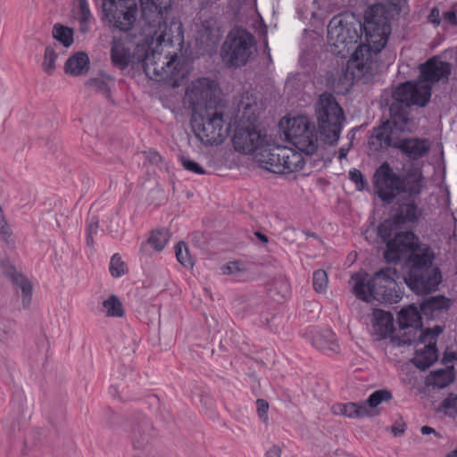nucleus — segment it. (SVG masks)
Listing matches in <instances>:
<instances>
[{"mask_svg":"<svg viewBox=\"0 0 457 457\" xmlns=\"http://www.w3.org/2000/svg\"><path fill=\"white\" fill-rule=\"evenodd\" d=\"M388 236L378 233L386 243L385 259L387 262H397L409 256L411 262L408 285L417 294H428L436 290L441 282V274L433 266L434 253L427 245L420 243L418 237L411 231H403V227L394 226Z\"/></svg>","mask_w":457,"mask_h":457,"instance_id":"1","label":"nucleus"},{"mask_svg":"<svg viewBox=\"0 0 457 457\" xmlns=\"http://www.w3.org/2000/svg\"><path fill=\"white\" fill-rule=\"evenodd\" d=\"M420 69V77L416 82L403 83L393 93L394 101L389 108L391 123L402 131L406 129L410 120V106H425L430 99L432 85L447 79L451 73V65L437 57L428 59Z\"/></svg>","mask_w":457,"mask_h":457,"instance_id":"2","label":"nucleus"},{"mask_svg":"<svg viewBox=\"0 0 457 457\" xmlns=\"http://www.w3.org/2000/svg\"><path fill=\"white\" fill-rule=\"evenodd\" d=\"M399 278L395 268L386 267L377 271L370 278L366 273H354L349 285L353 293L361 300L379 303H396L400 300V293L396 289V279Z\"/></svg>","mask_w":457,"mask_h":457,"instance_id":"3","label":"nucleus"},{"mask_svg":"<svg viewBox=\"0 0 457 457\" xmlns=\"http://www.w3.org/2000/svg\"><path fill=\"white\" fill-rule=\"evenodd\" d=\"M374 186L379 198L391 203L396 195L405 194L417 198L424 189L425 179L420 169H410L403 178L394 172L387 162L382 163L374 174Z\"/></svg>","mask_w":457,"mask_h":457,"instance_id":"4","label":"nucleus"},{"mask_svg":"<svg viewBox=\"0 0 457 457\" xmlns=\"http://www.w3.org/2000/svg\"><path fill=\"white\" fill-rule=\"evenodd\" d=\"M172 0H140L142 17L147 28V36L151 45L171 46L175 41L181 42L183 35L181 24L172 22L168 28L164 15L170 8Z\"/></svg>","mask_w":457,"mask_h":457,"instance_id":"5","label":"nucleus"},{"mask_svg":"<svg viewBox=\"0 0 457 457\" xmlns=\"http://www.w3.org/2000/svg\"><path fill=\"white\" fill-rule=\"evenodd\" d=\"M379 29V35L365 33L367 45H359L347 62L345 74V79L347 81L359 79L372 73L374 57L386 45L391 33V26H384Z\"/></svg>","mask_w":457,"mask_h":457,"instance_id":"6","label":"nucleus"},{"mask_svg":"<svg viewBox=\"0 0 457 457\" xmlns=\"http://www.w3.org/2000/svg\"><path fill=\"white\" fill-rule=\"evenodd\" d=\"M256 53V41L253 34L236 28L227 35L220 48V58L228 68L237 69L250 62Z\"/></svg>","mask_w":457,"mask_h":457,"instance_id":"7","label":"nucleus"},{"mask_svg":"<svg viewBox=\"0 0 457 457\" xmlns=\"http://www.w3.org/2000/svg\"><path fill=\"white\" fill-rule=\"evenodd\" d=\"M303 152L292 147L279 145L275 137V143L267 150L255 155L256 162L267 170L278 174L291 173L303 169L305 159Z\"/></svg>","mask_w":457,"mask_h":457,"instance_id":"8","label":"nucleus"},{"mask_svg":"<svg viewBox=\"0 0 457 457\" xmlns=\"http://www.w3.org/2000/svg\"><path fill=\"white\" fill-rule=\"evenodd\" d=\"M362 25L353 16H334L328 25V42L337 55H347L361 38Z\"/></svg>","mask_w":457,"mask_h":457,"instance_id":"9","label":"nucleus"},{"mask_svg":"<svg viewBox=\"0 0 457 457\" xmlns=\"http://www.w3.org/2000/svg\"><path fill=\"white\" fill-rule=\"evenodd\" d=\"M316 114L323 140L330 145L337 143L340 137L345 116L343 109L331 94L323 93L320 96L316 104Z\"/></svg>","mask_w":457,"mask_h":457,"instance_id":"10","label":"nucleus"},{"mask_svg":"<svg viewBox=\"0 0 457 457\" xmlns=\"http://www.w3.org/2000/svg\"><path fill=\"white\" fill-rule=\"evenodd\" d=\"M280 125L284 129L287 139L300 152L306 155L316 153L318 149V137L314 125L305 116H297L286 120H282Z\"/></svg>","mask_w":457,"mask_h":457,"instance_id":"11","label":"nucleus"},{"mask_svg":"<svg viewBox=\"0 0 457 457\" xmlns=\"http://www.w3.org/2000/svg\"><path fill=\"white\" fill-rule=\"evenodd\" d=\"M275 137L267 129H260L251 125H239L235 129L232 142L236 151L243 154L257 151V155L273 145Z\"/></svg>","mask_w":457,"mask_h":457,"instance_id":"12","label":"nucleus"},{"mask_svg":"<svg viewBox=\"0 0 457 457\" xmlns=\"http://www.w3.org/2000/svg\"><path fill=\"white\" fill-rule=\"evenodd\" d=\"M103 18L120 31L133 29L137 18L136 0H103Z\"/></svg>","mask_w":457,"mask_h":457,"instance_id":"13","label":"nucleus"},{"mask_svg":"<svg viewBox=\"0 0 457 457\" xmlns=\"http://www.w3.org/2000/svg\"><path fill=\"white\" fill-rule=\"evenodd\" d=\"M193 129L195 137L204 145H220L228 136V128L221 112L217 111L193 120Z\"/></svg>","mask_w":457,"mask_h":457,"instance_id":"14","label":"nucleus"},{"mask_svg":"<svg viewBox=\"0 0 457 457\" xmlns=\"http://www.w3.org/2000/svg\"><path fill=\"white\" fill-rule=\"evenodd\" d=\"M442 331L441 327L436 326L432 329L428 328L420 332L415 355L412 359V362L417 368L424 370L437 360L436 337Z\"/></svg>","mask_w":457,"mask_h":457,"instance_id":"15","label":"nucleus"},{"mask_svg":"<svg viewBox=\"0 0 457 457\" xmlns=\"http://www.w3.org/2000/svg\"><path fill=\"white\" fill-rule=\"evenodd\" d=\"M149 46L145 44V51L141 54H136L137 62H142L144 70L148 76H155L157 79H167L173 76L174 62L176 55L162 56L161 53L155 50L148 52Z\"/></svg>","mask_w":457,"mask_h":457,"instance_id":"16","label":"nucleus"},{"mask_svg":"<svg viewBox=\"0 0 457 457\" xmlns=\"http://www.w3.org/2000/svg\"><path fill=\"white\" fill-rule=\"evenodd\" d=\"M416 198L407 197L404 202L400 204L398 212L392 218L386 220L378 228V233L384 236L389 235V230L394 226L403 227L405 223H416L421 214L420 210L415 202Z\"/></svg>","mask_w":457,"mask_h":457,"instance_id":"17","label":"nucleus"},{"mask_svg":"<svg viewBox=\"0 0 457 457\" xmlns=\"http://www.w3.org/2000/svg\"><path fill=\"white\" fill-rule=\"evenodd\" d=\"M217 84L207 78L193 81L187 90L186 96L188 102L195 107L206 105L209 100L215 96Z\"/></svg>","mask_w":457,"mask_h":457,"instance_id":"18","label":"nucleus"},{"mask_svg":"<svg viewBox=\"0 0 457 457\" xmlns=\"http://www.w3.org/2000/svg\"><path fill=\"white\" fill-rule=\"evenodd\" d=\"M430 147L428 139L419 137L398 138L395 144V148L412 161L425 157L429 153Z\"/></svg>","mask_w":457,"mask_h":457,"instance_id":"19","label":"nucleus"},{"mask_svg":"<svg viewBox=\"0 0 457 457\" xmlns=\"http://www.w3.org/2000/svg\"><path fill=\"white\" fill-rule=\"evenodd\" d=\"M145 49V44H138L137 51L132 54L129 48L120 39L113 38L111 47V60L115 66L123 70L129 66L132 59L137 62L136 54H141Z\"/></svg>","mask_w":457,"mask_h":457,"instance_id":"20","label":"nucleus"},{"mask_svg":"<svg viewBox=\"0 0 457 457\" xmlns=\"http://www.w3.org/2000/svg\"><path fill=\"white\" fill-rule=\"evenodd\" d=\"M6 276L11 279L12 284L21 290L20 296L21 298L22 306L28 308L31 303L33 287L29 279L23 274L11 267L5 271Z\"/></svg>","mask_w":457,"mask_h":457,"instance_id":"21","label":"nucleus"},{"mask_svg":"<svg viewBox=\"0 0 457 457\" xmlns=\"http://www.w3.org/2000/svg\"><path fill=\"white\" fill-rule=\"evenodd\" d=\"M331 411L335 415H343L350 419H362L374 416V412L363 403H337L331 407Z\"/></svg>","mask_w":457,"mask_h":457,"instance_id":"22","label":"nucleus"},{"mask_svg":"<svg viewBox=\"0 0 457 457\" xmlns=\"http://www.w3.org/2000/svg\"><path fill=\"white\" fill-rule=\"evenodd\" d=\"M372 328L378 340L387 337L394 330L393 316L387 312L375 310L373 312Z\"/></svg>","mask_w":457,"mask_h":457,"instance_id":"23","label":"nucleus"},{"mask_svg":"<svg viewBox=\"0 0 457 457\" xmlns=\"http://www.w3.org/2000/svg\"><path fill=\"white\" fill-rule=\"evenodd\" d=\"M311 340L314 347L325 353H334L339 350L336 335L331 330H314Z\"/></svg>","mask_w":457,"mask_h":457,"instance_id":"24","label":"nucleus"},{"mask_svg":"<svg viewBox=\"0 0 457 457\" xmlns=\"http://www.w3.org/2000/svg\"><path fill=\"white\" fill-rule=\"evenodd\" d=\"M89 70V58L85 52H78L69 57L64 64V71L71 76L78 77L86 74Z\"/></svg>","mask_w":457,"mask_h":457,"instance_id":"25","label":"nucleus"},{"mask_svg":"<svg viewBox=\"0 0 457 457\" xmlns=\"http://www.w3.org/2000/svg\"><path fill=\"white\" fill-rule=\"evenodd\" d=\"M397 138H393L390 121L384 122L381 126L374 129L370 144L376 148H383L392 146L395 148V144Z\"/></svg>","mask_w":457,"mask_h":457,"instance_id":"26","label":"nucleus"},{"mask_svg":"<svg viewBox=\"0 0 457 457\" xmlns=\"http://www.w3.org/2000/svg\"><path fill=\"white\" fill-rule=\"evenodd\" d=\"M398 324L402 329L420 328L421 327V318L417 307L414 305H409L408 307L401 310L398 314Z\"/></svg>","mask_w":457,"mask_h":457,"instance_id":"27","label":"nucleus"},{"mask_svg":"<svg viewBox=\"0 0 457 457\" xmlns=\"http://www.w3.org/2000/svg\"><path fill=\"white\" fill-rule=\"evenodd\" d=\"M152 426L147 420H144L133 428L132 440L134 448L143 450L151 442Z\"/></svg>","mask_w":457,"mask_h":457,"instance_id":"28","label":"nucleus"},{"mask_svg":"<svg viewBox=\"0 0 457 457\" xmlns=\"http://www.w3.org/2000/svg\"><path fill=\"white\" fill-rule=\"evenodd\" d=\"M453 378L452 370L443 369L431 372L427 378V383L437 388H444L453 381Z\"/></svg>","mask_w":457,"mask_h":457,"instance_id":"29","label":"nucleus"},{"mask_svg":"<svg viewBox=\"0 0 457 457\" xmlns=\"http://www.w3.org/2000/svg\"><path fill=\"white\" fill-rule=\"evenodd\" d=\"M60 47L58 46H47L45 48L44 57L41 63V68L43 71L51 76L54 74L56 70V62L58 58V49Z\"/></svg>","mask_w":457,"mask_h":457,"instance_id":"30","label":"nucleus"},{"mask_svg":"<svg viewBox=\"0 0 457 457\" xmlns=\"http://www.w3.org/2000/svg\"><path fill=\"white\" fill-rule=\"evenodd\" d=\"M170 239V234L167 230L153 231L147 241L142 245L141 250L146 251V246H151L154 251H162Z\"/></svg>","mask_w":457,"mask_h":457,"instance_id":"31","label":"nucleus"},{"mask_svg":"<svg viewBox=\"0 0 457 457\" xmlns=\"http://www.w3.org/2000/svg\"><path fill=\"white\" fill-rule=\"evenodd\" d=\"M102 312L106 317L120 318L124 315L123 305L114 295H110L103 302Z\"/></svg>","mask_w":457,"mask_h":457,"instance_id":"32","label":"nucleus"},{"mask_svg":"<svg viewBox=\"0 0 457 457\" xmlns=\"http://www.w3.org/2000/svg\"><path fill=\"white\" fill-rule=\"evenodd\" d=\"M393 395L392 393L387 389H379L374 391L368 399L363 402V403H366L368 408L374 412V415L377 414L376 411H374V409H376L380 403L383 402H388L392 399Z\"/></svg>","mask_w":457,"mask_h":457,"instance_id":"33","label":"nucleus"},{"mask_svg":"<svg viewBox=\"0 0 457 457\" xmlns=\"http://www.w3.org/2000/svg\"><path fill=\"white\" fill-rule=\"evenodd\" d=\"M53 37L65 47H69L73 43V30L61 24L54 26Z\"/></svg>","mask_w":457,"mask_h":457,"instance_id":"34","label":"nucleus"},{"mask_svg":"<svg viewBox=\"0 0 457 457\" xmlns=\"http://www.w3.org/2000/svg\"><path fill=\"white\" fill-rule=\"evenodd\" d=\"M111 80L110 78H93L87 80V86L96 91L102 93L105 96H109L110 88H109V81Z\"/></svg>","mask_w":457,"mask_h":457,"instance_id":"35","label":"nucleus"},{"mask_svg":"<svg viewBox=\"0 0 457 457\" xmlns=\"http://www.w3.org/2000/svg\"><path fill=\"white\" fill-rule=\"evenodd\" d=\"M221 271L226 275L240 278L247 271L246 266L239 261L229 262L221 267Z\"/></svg>","mask_w":457,"mask_h":457,"instance_id":"36","label":"nucleus"},{"mask_svg":"<svg viewBox=\"0 0 457 457\" xmlns=\"http://www.w3.org/2000/svg\"><path fill=\"white\" fill-rule=\"evenodd\" d=\"M79 5V20L80 22V29L82 31H87V22L91 18V12L87 0H78Z\"/></svg>","mask_w":457,"mask_h":457,"instance_id":"37","label":"nucleus"},{"mask_svg":"<svg viewBox=\"0 0 457 457\" xmlns=\"http://www.w3.org/2000/svg\"><path fill=\"white\" fill-rule=\"evenodd\" d=\"M328 275L323 270H318L313 272L312 285L317 293H324L328 287Z\"/></svg>","mask_w":457,"mask_h":457,"instance_id":"38","label":"nucleus"},{"mask_svg":"<svg viewBox=\"0 0 457 457\" xmlns=\"http://www.w3.org/2000/svg\"><path fill=\"white\" fill-rule=\"evenodd\" d=\"M177 260L185 267H192L193 261L188 249L183 242L177 244L175 247Z\"/></svg>","mask_w":457,"mask_h":457,"instance_id":"39","label":"nucleus"},{"mask_svg":"<svg viewBox=\"0 0 457 457\" xmlns=\"http://www.w3.org/2000/svg\"><path fill=\"white\" fill-rule=\"evenodd\" d=\"M109 269L112 276L115 278L120 277L127 271L126 264L121 261V258L117 253L112 255Z\"/></svg>","mask_w":457,"mask_h":457,"instance_id":"40","label":"nucleus"},{"mask_svg":"<svg viewBox=\"0 0 457 457\" xmlns=\"http://www.w3.org/2000/svg\"><path fill=\"white\" fill-rule=\"evenodd\" d=\"M384 26H390V24H388L385 20L378 18L367 21L363 29L365 33L379 35L380 29H382Z\"/></svg>","mask_w":457,"mask_h":457,"instance_id":"41","label":"nucleus"},{"mask_svg":"<svg viewBox=\"0 0 457 457\" xmlns=\"http://www.w3.org/2000/svg\"><path fill=\"white\" fill-rule=\"evenodd\" d=\"M99 228V220L96 216H92L89 220L87 227V245L89 247H92L94 245V235L97 234Z\"/></svg>","mask_w":457,"mask_h":457,"instance_id":"42","label":"nucleus"},{"mask_svg":"<svg viewBox=\"0 0 457 457\" xmlns=\"http://www.w3.org/2000/svg\"><path fill=\"white\" fill-rule=\"evenodd\" d=\"M238 108L239 111H244L241 122H244V120H246L249 125L253 126V123L257 120V116L254 113V110L252 104L249 103L241 102L238 105Z\"/></svg>","mask_w":457,"mask_h":457,"instance_id":"43","label":"nucleus"},{"mask_svg":"<svg viewBox=\"0 0 457 457\" xmlns=\"http://www.w3.org/2000/svg\"><path fill=\"white\" fill-rule=\"evenodd\" d=\"M181 165L183 168L190 172L195 173V174H205L204 169L200 166L199 163L195 162V161L186 157V156H180L179 157Z\"/></svg>","mask_w":457,"mask_h":457,"instance_id":"44","label":"nucleus"},{"mask_svg":"<svg viewBox=\"0 0 457 457\" xmlns=\"http://www.w3.org/2000/svg\"><path fill=\"white\" fill-rule=\"evenodd\" d=\"M442 407L446 415L457 418V396H450L445 399Z\"/></svg>","mask_w":457,"mask_h":457,"instance_id":"45","label":"nucleus"},{"mask_svg":"<svg viewBox=\"0 0 457 457\" xmlns=\"http://www.w3.org/2000/svg\"><path fill=\"white\" fill-rule=\"evenodd\" d=\"M4 430L9 437L14 436L21 430V420L8 417L4 420Z\"/></svg>","mask_w":457,"mask_h":457,"instance_id":"46","label":"nucleus"},{"mask_svg":"<svg viewBox=\"0 0 457 457\" xmlns=\"http://www.w3.org/2000/svg\"><path fill=\"white\" fill-rule=\"evenodd\" d=\"M445 298L444 297H430L427 299L421 305L423 311L426 310H437L443 308Z\"/></svg>","mask_w":457,"mask_h":457,"instance_id":"47","label":"nucleus"},{"mask_svg":"<svg viewBox=\"0 0 457 457\" xmlns=\"http://www.w3.org/2000/svg\"><path fill=\"white\" fill-rule=\"evenodd\" d=\"M349 177L351 180L355 183L358 190H362L367 186V182L364 180L363 176L359 170H351L349 171Z\"/></svg>","mask_w":457,"mask_h":457,"instance_id":"48","label":"nucleus"},{"mask_svg":"<svg viewBox=\"0 0 457 457\" xmlns=\"http://www.w3.org/2000/svg\"><path fill=\"white\" fill-rule=\"evenodd\" d=\"M0 236L7 244L13 243L12 232L2 215L0 216Z\"/></svg>","mask_w":457,"mask_h":457,"instance_id":"49","label":"nucleus"},{"mask_svg":"<svg viewBox=\"0 0 457 457\" xmlns=\"http://www.w3.org/2000/svg\"><path fill=\"white\" fill-rule=\"evenodd\" d=\"M256 405H257V413H258L259 418L263 422L266 423L268 421V414H267V411L269 410L268 402L265 401L264 399H258L256 401Z\"/></svg>","mask_w":457,"mask_h":457,"instance_id":"50","label":"nucleus"},{"mask_svg":"<svg viewBox=\"0 0 457 457\" xmlns=\"http://www.w3.org/2000/svg\"><path fill=\"white\" fill-rule=\"evenodd\" d=\"M282 449L277 445H273L265 453V457H281Z\"/></svg>","mask_w":457,"mask_h":457,"instance_id":"51","label":"nucleus"},{"mask_svg":"<svg viewBox=\"0 0 457 457\" xmlns=\"http://www.w3.org/2000/svg\"><path fill=\"white\" fill-rule=\"evenodd\" d=\"M443 19L445 21L456 26L457 25V17L454 11H448L444 13Z\"/></svg>","mask_w":457,"mask_h":457,"instance_id":"52","label":"nucleus"},{"mask_svg":"<svg viewBox=\"0 0 457 457\" xmlns=\"http://www.w3.org/2000/svg\"><path fill=\"white\" fill-rule=\"evenodd\" d=\"M406 425L403 422L396 423L391 428L392 433L395 436H401L405 430Z\"/></svg>","mask_w":457,"mask_h":457,"instance_id":"53","label":"nucleus"},{"mask_svg":"<svg viewBox=\"0 0 457 457\" xmlns=\"http://www.w3.org/2000/svg\"><path fill=\"white\" fill-rule=\"evenodd\" d=\"M440 12L437 8H433L429 14V20L432 23L436 24V26L440 23Z\"/></svg>","mask_w":457,"mask_h":457,"instance_id":"54","label":"nucleus"},{"mask_svg":"<svg viewBox=\"0 0 457 457\" xmlns=\"http://www.w3.org/2000/svg\"><path fill=\"white\" fill-rule=\"evenodd\" d=\"M420 431L423 435L434 434L435 436H439L438 433L433 428L428 426L421 427Z\"/></svg>","mask_w":457,"mask_h":457,"instance_id":"55","label":"nucleus"},{"mask_svg":"<svg viewBox=\"0 0 457 457\" xmlns=\"http://www.w3.org/2000/svg\"><path fill=\"white\" fill-rule=\"evenodd\" d=\"M149 154V159L152 162L158 163L162 161L161 155L156 152H151Z\"/></svg>","mask_w":457,"mask_h":457,"instance_id":"56","label":"nucleus"},{"mask_svg":"<svg viewBox=\"0 0 457 457\" xmlns=\"http://www.w3.org/2000/svg\"><path fill=\"white\" fill-rule=\"evenodd\" d=\"M347 154H348V148L342 147L339 149L338 158L340 160L345 159L347 156Z\"/></svg>","mask_w":457,"mask_h":457,"instance_id":"57","label":"nucleus"},{"mask_svg":"<svg viewBox=\"0 0 457 457\" xmlns=\"http://www.w3.org/2000/svg\"><path fill=\"white\" fill-rule=\"evenodd\" d=\"M256 237L263 243H267L268 242V237L262 234V233H256Z\"/></svg>","mask_w":457,"mask_h":457,"instance_id":"58","label":"nucleus"},{"mask_svg":"<svg viewBox=\"0 0 457 457\" xmlns=\"http://www.w3.org/2000/svg\"><path fill=\"white\" fill-rule=\"evenodd\" d=\"M445 457H457V448L448 453Z\"/></svg>","mask_w":457,"mask_h":457,"instance_id":"59","label":"nucleus"},{"mask_svg":"<svg viewBox=\"0 0 457 457\" xmlns=\"http://www.w3.org/2000/svg\"><path fill=\"white\" fill-rule=\"evenodd\" d=\"M399 1H400V0H388V2H389L392 5H394V6H395V7L398 5Z\"/></svg>","mask_w":457,"mask_h":457,"instance_id":"60","label":"nucleus"},{"mask_svg":"<svg viewBox=\"0 0 457 457\" xmlns=\"http://www.w3.org/2000/svg\"><path fill=\"white\" fill-rule=\"evenodd\" d=\"M4 367H5V363H3V367H0V375L3 374Z\"/></svg>","mask_w":457,"mask_h":457,"instance_id":"61","label":"nucleus"},{"mask_svg":"<svg viewBox=\"0 0 457 457\" xmlns=\"http://www.w3.org/2000/svg\"><path fill=\"white\" fill-rule=\"evenodd\" d=\"M403 343L410 344V343H411V340H410V339H408V340H403Z\"/></svg>","mask_w":457,"mask_h":457,"instance_id":"62","label":"nucleus"}]
</instances>
